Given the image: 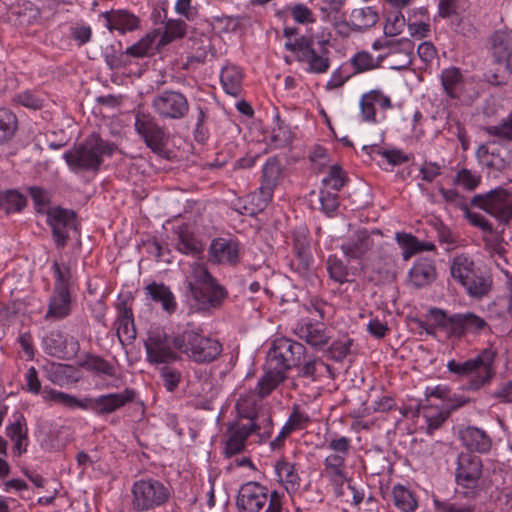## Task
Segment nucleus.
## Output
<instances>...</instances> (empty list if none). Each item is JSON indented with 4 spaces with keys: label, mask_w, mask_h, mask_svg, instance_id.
<instances>
[{
    "label": "nucleus",
    "mask_w": 512,
    "mask_h": 512,
    "mask_svg": "<svg viewBox=\"0 0 512 512\" xmlns=\"http://www.w3.org/2000/svg\"><path fill=\"white\" fill-rule=\"evenodd\" d=\"M135 130L154 153L163 151L166 135L153 116L138 111L135 115Z\"/></svg>",
    "instance_id": "15"
},
{
    "label": "nucleus",
    "mask_w": 512,
    "mask_h": 512,
    "mask_svg": "<svg viewBox=\"0 0 512 512\" xmlns=\"http://www.w3.org/2000/svg\"><path fill=\"white\" fill-rule=\"evenodd\" d=\"M173 348V337H169L164 330L155 328L149 331L145 349L150 363L161 364L177 360Z\"/></svg>",
    "instance_id": "13"
},
{
    "label": "nucleus",
    "mask_w": 512,
    "mask_h": 512,
    "mask_svg": "<svg viewBox=\"0 0 512 512\" xmlns=\"http://www.w3.org/2000/svg\"><path fill=\"white\" fill-rule=\"evenodd\" d=\"M259 404L260 400L254 394L240 397L236 403V411L239 418L237 421L244 422L246 420L247 422H252L261 412L258 409Z\"/></svg>",
    "instance_id": "44"
},
{
    "label": "nucleus",
    "mask_w": 512,
    "mask_h": 512,
    "mask_svg": "<svg viewBox=\"0 0 512 512\" xmlns=\"http://www.w3.org/2000/svg\"><path fill=\"white\" fill-rule=\"evenodd\" d=\"M132 508L137 512H144L164 505L169 497V489L159 480L142 479L136 481L131 489Z\"/></svg>",
    "instance_id": "8"
},
{
    "label": "nucleus",
    "mask_w": 512,
    "mask_h": 512,
    "mask_svg": "<svg viewBox=\"0 0 512 512\" xmlns=\"http://www.w3.org/2000/svg\"><path fill=\"white\" fill-rule=\"evenodd\" d=\"M450 274L459 283L467 295L474 299L485 297L491 290L492 280L485 276L474 261L464 255H456L450 265Z\"/></svg>",
    "instance_id": "5"
},
{
    "label": "nucleus",
    "mask_w": 512,
    "mask_h": 512,
    "mask_svg": "<svg viewBox=\"0 0 512 512\" xmlns=\"http://www.w3.org/2000/svg\"><path fill=\"white\" fill-rule=\"evenodd\" d=\"M188 26L183 20L169 19L165 23L163 33L158 32L157 46H165L176 39L183 38L187 32Z\"/></svg>",
    "instance_id": "42"
},
{
    "label": "nucleus",
    "mask_w": 512,
    "mask_h": 512,
    "mask_svg": "<svg viewBox=\"0 0 512 512\" xmlns=\"http://www.w3.org/2000/svg\"><path fill=\"white\" fill-rule=\"evenodd\" d=\"M177 249L184 254L197 255L202 252V243L195 238L187 227H179L177 230Z\"/></svg>",
    "instance_id": "46"
},
{
    "label": "nucleus",
    "mask_w": 512,
    "mask_h": 512,
    "mask_svg": "<svg viewBox=\"0 0 512 512\" xmlns=\"http://www.w3.org/2000/svg\"><path fill=\"white\" fill-rule=\"evenodd\" d=\"M373 247V240L366 229L357 230L354 236L341 245L343 254L349 259H361Z\"/></svg>",
    "instance_id": "25"
},
{
    "label": "nucleus",
    "mask_w": 512,
    "mask_h": 512,
    "mask_svg": "<svg viewBox=\"0 0 512 512\" xmlns=\"http://www.w3.org/2000/svg\"><path fill=\"white\" fill-rule=\"evenodd\" d=\"M275 471L279 480L285 483L288 492H294L299 488L300 477L293 464L284 460L278 461L275 465Z\"/></svg>",
    "instance_id": "45"
},
{
    "label": "nucleus",
    "mask_w": 512,
    "mask_h": 512,
    "mask_svg": "<svg viewBox=\"0 0 512 512\" xmlns=\"http://www.w3.org/2000/svg\"><path fill=\"white\" fill-rule=\"evenodd\" d=\"M392 496L394 505L402 512H413L418 506L414 494L405 486H394Z\"/></svg>",
    "instance_id": "47"
},
{
    "label": "nucleus",
    "mask_w": 512,
    "mask_h": 512,
    "mask_svg": "<svg viewBox=\"0 0 512 512\" xmlns=\"http://www.w3.org/2000/svg\"><path fill=\"white\" fill-rule=\"evenodd\" d=\"M283 168L279 160L276 157H270L262 169L260 187L264 189L266 195L268 193H274L275 188L279 184L282 177Z\"/></svg>",
    "instance_id": "32"
},
{
    "label": "nucleus",
    "mask_w": 512,
    "mask_h": 512,
    "mask_svg": "<svg viewBox=\"0 0 512 512\" xmlns=\"http://www.w3.org/2000/svg\"><path fill=\"white\" fill-rule=\"evenodd\" d=\"M346 459L347 457L337 455V454H328L324 460V474L325 476L346 473Z\"/></svg>",
    "instance_id": "60"
},
{
    "label": "nucleus",
    "mask_w": 512,
    "mask_h": 512,
    "mask_svg": "<svg viewBox=\"0 0 512 512\" xmlns=\"http://www.w3.org/2000/svg\"><path fill=\"white\" fill-rule=\"evenodd\" d=\"M45 400L61 405L68 409L91 410L95 414L102 416L112 414L126 404L131 403L136 398V391L126 388L122 392L103 394L98 397L77 398L55 389L45 392Z\"/></svg>",
    "instance_id": "1"
},
{
    "label": "nucleus",
    "mask_w": 512,
    "mask_h": 512,
    "mask_svg": "<svg viewBox=\"0 0 512 512\" xmlns=\"http://www.w3.org/2000/svg\"><path fill=\"white\" fill-rule=\"evenodd\" d=\"M353 340L347 336H344L334 341L328 348V356L336 362H341L351 352V346Z\"/></svg>",
    "instance_id": "56"
},
{
    "label": "nucleus",
    "mask_w": 512,
    "mask_h": 512,
    "mask_svg": "<svg viewBox=\"0 0 512 512\" xmlns=\"http://www.w3.org/2000/svg\"><path fill=\"white\" fill-rule=\"evenodd\" d=\"M273 198V193H268L266 195V192H264V189H262L260 186L257 189V191L251 193L248 196L249 199V206H244V211L241 212L242 214L254 216L258 214L259 212H262L269 202Z\"/></svg>",
    "instance_id": "50"
},
{
    "label": "nucleus",
    "mask_w": 512,
    "mask_h": 512,
    "mask_svg": "<svg viewBox=\"0 0 512 512\" xmlns=\"http://www.w3.org/2000/svg\"><path fill=\"white\" fill-rule=\"evenodd\" d=\"M485 131L490 136L496 137L493 141L512 146V111L498 125L485 127Z\"/></svg>",
    "instance_id": "49"
},
{
    "label": "nucleus",
    "mask_w": 512,
    "mask_h": 512,
    "mask_svg": "<svg viewBox=\"0 0 512 512\" xmlns=\"http://www.w3.org/2000/svg\"><path fill=\"white\" fill-rule=\"evenodd\" d=\"M71 311V295L69 289H54L49 299L46 320H61Z\"/></svg>",
    "instance_id": "24"
},
{
    "label": "nucleus",
    "mask_w": 512,
    "mask_h": 512,
    "mask_svg": "<svg viewBox=\"0 0 512 512\" xmlns=\"http://www.w3.org/2000/svg\"><path fill=\"white\" fill-rule=\"evenodd\" d=\"M384 59L385 56L379 55L374 58L369 52L360 51L351 58L350 62L355 73H363L378 68Z\"/></svg>",
    "instance_id": "48"
},
{
    "label": "nucleus",
    "mask_w": 512,
    "mask_h": 512,
    "mask_svg": "<svg viewBox=\"0 0 512 512\" xmlns=\"http://www.w3.org/2000/svg\"><path fill=\"white\" fill-rule=\"evenodd\" d=\"M394 43H396L397 46L391 47L390 52H387L383 56L387 58L402 55V60L391 62V68L396 70L406 69L412 62L414 43L408 38L394 40Z\"/></svg>",
    "instance_id": "35"
},
{
    "label": "nucleus",
    "mask_w": 512,
    "mask_h": 512,
    "mask_svg": "<svg viewBox=\"0 0 512 512\" xmlns=\"http://www.w3.org/2000/svg\"><path fill=\"white\" fill-rule=\"evenodd\" d=\"M239 252V242L232 238H215L209 246L210 260L217 264L236 265L239 262Z\"/></svg>",
    "instance_id": "18"
},
{
    "label": "nucleus",
    "mask_w": 512,
    "mask_h": 512,
    "mask_svg": "<svg viewBox=\"0 0 512 512\" xmlns=\"http://www.w3.org/2000/svg\"><path fill=\"white\" fill-rule=\"evenodd\" d=\"M483 473V464L479 456L471 452H462L457 458L455 479L465 494H475Z\"/></svg>",
    "instance_id": "10"
},
{
    "label": "nucleus",
    "mask_w": 512,
    "mask_h": 512,
    "mask_svg": "<svg viewBox=\"0 0 512 512\" xmlns=\"http://www.w3.org/2000/svg\"><path fill=\"white\" fill-rule=\"evenodd\" d=\"M67 339L64 334L58 330L51 331L44 339L43 345L46 352L58 358H64L69 354L67 348Z\"/></svg>",
    "instance_id": "43"
},
{
    "label": "nucleus",
    "mask_w": 512,
    "mask_h": 512,
    "mask_svg": "<svg viewBox=\"0 0 512 512\" xmlns=\"http://www.w3.org/2000/svg\"><path fill=\"white\" fill-rule=\"evenodd\" d=\"M441 83L446 95L452 99L460 98L464 80L459 68L449 67L441 72Z\"/></svg>",
    "instance_id": "33"
},
{
    "label": "nucleus",
    "mask_w": 512,
    "mask_h": 512,
    "mask_svg": "<svg viewBox=\"0 0 512 512\" xmlns=\"http://www.w3.org/2000/svg\"><path fill=\"white\" fill-rule=\"evenodd\" d=\"M173 346L189 360L200 364L213 362L222 353V344L199 329L183 330L173 337Z\"/></svg>",
    "instance_id": "3"
},
{
    "label": "nucleus",
    "mask_w": 512,
    "mask_h": 512,
    "mask_svg": "<svg viewBox=\"0 0 512 512\" xmlns=\"http://www.w3.org/2000/svg\"><path fill=\"white\" fill-rule=\"evenodd\" d=\"M53 273L55 276L54 289H69L71 285V269L69 266L60 265L57 261L52 265Z\"/></svg>",
    "instance_id": "61"
},
{
    "label": "nucleus",
    "mask_w": 512,
    "mask_h": 512,
    "mask_svg": "<svg viewBox=\"0 0 512 512\" xmlns=\"http://www.w3.org/2000/svg\"><path fill=\"white\" fill-rule=\"evenodd\" d=\"M471 204L484 210L502 223L512 220V191L499 187L486 194L475 195Z\"/></svg>",
    "instance_id": "9"
},
{
    "label": "nucleus",
    "mask_w": 512,
    "mask_h": 512,
    "mask_svg": "<svg viewBox=\"0 0 512 512\" xmlns=\"http://www.w3.org/2000/svg\"><path fill=\"white\" fill-rule=\"evenodd\" d=\"M243 75L237 66H225L220 74V81L224 91L234 97L240 95Z\"/></svg>",
    "instance_id": "36"
},
{
    "label": "nucleus",
    "mask_w": 512,
    "mask_h": 512,
    "mask_svg": "<svg viewBox=\"0 0 512 512\" xmlns=\"http://www.w3.org/2000/svg\"><path fill=\"white\" fill-rule=\"evenodd\" d=\"M47 221L52 229L53 238L58 248H63L69 238V230L77 229L74 211L61 207L51 208L47 213Z\"/></svg>",
    "instance_id": "16"
},
{
    "label": "nucleus",
    "mask_w": 512,
    "mask_h": 512,
    "mask_svg": "<svg viewBox=\"0 0 512 512\" xmlns=\"http://www.w3.org/2000/svg\"><path fill=\"white\" fill-rule=\"evenodd\" d=\"M17 130V118L14 113L0 109V144L9 141Z\"/></svg>",
    "instance_id": "52"
},
{
    "label": "nucleus",
    "mask_w": 512,
    "mask_h": 512,
    "mask_svg": "<svg viewBox=\"0 0 512 512\" xmlns=\"http://www.w3.org/2000/svg\"><path fill=\"white\" fill-rule=\"evenodd\" d=\"M329 42L326 40L318 41L317 46L314 41L305 37L297 38L293 41H287L285 48L291 52L297 53V60L307 64V71L313 74H324L330 67Z\"/></svg>",
    "instance_id": "7"
},
{
    "label": "nucleus",
    "mask_w": 512,
    "mask_h": 512,
    "mask_svg": "<svg viewBox=\"0 0 512 512\" xmlns=\"http://www.w3.org/2000/svg\"><path fill=\"white\" fill-rule=\"evenodd\" d=\"M39 16V9L32 2L22 0L11 7L7 22L17 28L25 29L35 24Z\"/></svg>",
    "instance_id": "22"
},
{
    "label": "nucleus",
    "mask_w": 512,
    "mask_h": 512,
    "mask_svg": "<svg viewBox=\"0 0 512 512\" xmlns=\"http://www.w3.org/2000/svg\"><path fill=\"white\" fill-rule=\"evenodd\" d=\"M251 24L250 17L248 16H214L210 22H208V28L218 34L234 32L239 29H243Z\"/></svg>",
    "instance_id": "31"
},
{
    "label": "nucleus",
    "mask_w": 512,
    "mask_h": 512,
    "mask_svg": "<svg viewBox=\"0 0 512 512\" xmlns=\"http://www.w3.org/2000/svg\"><path fill=\"white\" fill-rule=\"evenodd\" d=\"M117 146L97 134L89 135L83 143L64 153V159L73 171H97L102 156H111Z\"/></svg>",
    "instance_id": "2"
},
{
    "label": "nucleus",
    "mask_w": 512,
    "mask_h": 512,
    "mask_svg": "<svg viewBox=\"0 0 512 512\" xmlns=\"http://www.w3.org/2000/svg\"><path fill=\"white\" fill-rule=\"evenodd\" d=\"M406 26V19L400 10L394 9L388 12L383 27L386 37H395L402 33Z\"/></svg>",
    "instance_id": "51"
},
{
    "label": "nucleus",
    "mask_w": 512,
    "mask_h": 512,
    "mask_svg": "<svg viewBox=\"0 0 512 512\" xmlns=\"http://www.w3.org/2000/svg\"><path fill=\"white\" fill-rule=\"evenodd\" d=\"M480 180L481 177L479 175L463 168L457 173L454 182L466 190L472 191L479 185Z\"/></svg>",
    "instance_id": "63"
},
{
    "label": "nucleus",
    "mask_w": 512,
    "mask_h": 512,
    "mask_svg": "<svg viewBox=\"0 0 512 512\" xmlns=\"http://www.w3.org/2000/svg\"><path fill=\"white\" fill-rule=\"evenodd\" d=\"M299 369V376L308 378L313 382L318 381L326 373L331 374V368L322 359L314 357L302 360V363L297 366Z\"/></svg>",
    "instance_id": "37"
},
{
    "label": "nucleus",
    "mask_w": 512,
    "mask_h": 512,
    "mask_svg": "<svg viewBox=\"0 0 512 512\" xmlns=\"http://www.w3.org/2000/svg\"><path fill=\"white\" fill-rule=\"evenodd\" d=\"M14 100L16 103L32 110H39L44 104V99L40 95L29 90L17 94Z\"/></svg>",
    "instance_id": "62"
},
{
    "label": "nucleus",
    "mask_w": 512,
    "mask_h": 512,
    "mask_svg": "<svg viewBox=\"0 0 512 512\" xmlns=\"http://www.w3.org/2000/svg\"><path fill=\"white\" fill-rule=\"evenodd\" d=\"M155 113L163 119L180 120L189 112L187 97L179 91L164 90L152 100Z\"/></svg>",
    "instance_id": "11"
},
{
    "label": "nucleus",
    "mask_w": 512,
    "mask_h": 512,
    "mask_svg": "<svg viewBox=\"0 0 512 512\" xmlns=\"http://www.w3.org/2000/svg\"><path fill=\"white\" fill-rule=\"evenodd\" d=\"M116 323V333L119 341L122 344L131 343L136 338L132 310L124 307Z\"/></svg>",
    "instance_id": "38"
},
{
    "label": "nucleus",
    "mask_w": 512,
    "mask_h": 512,
    "mask_svg": "<svg viewBox=\"0 0 512 512\" xmlns=\"http://www.w3.org/2000/svg\"><path fill=\"white\" fill-rule=\"evenodd\" d=\"M409 277L411 283L417 287H424L433 282L436 278V269L431 259H419L410 269Z\"/></svg>",
    "instance_id": "29"
},
{
    "label": "nucleus",
    "mask_w": 512,
    "mask_h": 512,
    "mask_svg": "<svg viewBox=\"0 0 512 512\" xmlns=\"http://www.w3.org/2000/svg\"><path fill=\"white\" fill-rule=\"evenodd\" d=\"M25 419L22 414L15 417V421L6 429L7 436L15 442V449L22 451L23 441L26 439L27 429L24 427Z\"/></svg>",
    "instance_id": "53"
},
{
    "label": "nucleus",
    "mask_w": 512,
    "mask_h": 512,
    "mask_svg": "<svg viewBox=\"0 0 512 512\" xmlns=\"http://www.w3.org/2000/svg\"><path fill=\"white\" fill-rule=\"evenodd\" d=\"M429 312L436 326L445 330L450 337H454L453 322L456 319V314L448 315L445 310L440 308H432Z\"/></svg>",
    "instance_id": "57"
},
{
    "label": "nucleus",
    "mask_w": 512,
    "mask_h": 512,
    "mask_svg": "<svg viewBox=\"0 0 512 512\" xmlns=\"http://www.w3.org/2000/svg\"><path fill=\"white\" fill-rule=\"evenodd\" d=\"M376 101H374L373 93L372 91L362 95L360 100V110H361V116L364 121L368 122H375V116H376Z\"/></svg>",
    "instance_id": "64"
},
{
    "label": "nucleus",
    "mask_w": 512,
    "mask_h": 512,
    "mask_svg": "<svg viewBox=\"0 0 512 512\" xmlns=\"http://www.w3.org/2000/svg\"><path fill=\"white\" fill-rule=\"evenodd\" d=\"M476 157L487 168L502 172L512 165V146L498 141H489L478 147Z\"/></svg>",
    "instance_id": "14"
},
{
    "label": "nucleus",
    "mask_w": 512,
    "mask_h": 512,
    "mask_svg": "<svg viewBox=\"0 0 512 512\" xmlns=\"http://www.w3.org/2000/svg\"><path fill=\"white\" fill-rule=\"evenodd\" d=\"M378 19V12L373 7H360L351 11L348 24L353 30L364 31L373 27Z\"/></svg>",
    "instance_id": "34"
},
{
    "label": "nucleus",
    "mask_w": 512,
    "mask_h": 512,
    "mask_svg": "<svg viewBox=\"0 0 512 512\" xmlns=\"http://www.w3.org/2000/svg\"><path fill=\"white\" fill-rule=\"evenodd\" d=\"M306 348L300 342L288 338L276 339L268 357L286 372L297 367L305 359Z\"/></svg>",
    "instance_id": "12"
},
{
    "label": "nucleus",
    "mask_w": 512,
    "mask_h": 512,
    "mask_svg": "<svg viewBox=\"0 0 512 512\" xmlns=\"http://www.w3.org/2000/svg\"><path fill=\"white\" fill-rule=\"evenodd\" d=\"M227 296V290L217 280L204 287L195 284L191 285V297L202 310L220 308Z\"/></svg>",
    "instance_id": "17"
},
{
    "label": "nucleus",
    "mask_w": 512,
    "mask_h": 512,
    "mask_svg": "<svg viewBox=\"0 0 512 512\" xmlns=\"http://www.w3.org/2000/svg\"><path fill=\"white\" fill-rule=\"evenodd\" d=\"M295 333L300 339L305 340L309 345L317 349L325 346L329 340L324 324L319 322H299L295 327Z\"/></svg>",
    "instance_id": "23"
},
{
    "label": "nucleus",
    "mask_w": 512,
    "mask_h": 512,
    "mask_svg": "<svg viewBox=\"0 0 512 512\" xmlns=\"http://www.w3.org/2000/svg\"><path fill=\"white\" fill-rule=\"evenodd\" d=\"M495 357L496 352L494 350L484 349L476 357L464 362H458L454 359L448 361L447 369L459 377H470L468 388L478 390L492 379Z\"/></svg>",
    "instance_id": "6"
},
{
    "label": "nucleus",
    "mask_w": 512,
    "mask_h": 512,
    "mask_svg": "<svg viewBox=\"0 0 512 512\" xmlns=\"http://www.w3.org/2000/svg\"><path fill=\"white\" fill-rule=\"evenodd\" d=\"M454 337L460 338L466 333H476L483 330L487 323L486 321L472 313H457L456 319L454 320Z\"/></svg>",
    "instance_id": "30"
},
{
    "label": "nucleus",
    "mask_w": 512,
    "mask_h": 512,
    "mask_svg": "<svg viewBox=\"0 0 512 512\" xmlns=\"http://www.w3.org/2000/svg\"><path fill=\"white\" fill-rule=\"evenodd\" d=\"M327 271L332 280L338 283H345L348 281V267L342 259L336 255H331L327 259Z\"/></svg>",
    "instance_id": "54"
},
{
    "label": "nucleus",
    "mask_w": 512,
    "mask_h": 512,
    "mask_svg": "<svg viewBox=\"0 0 512 512\" xmlns=\"http://www.w3.org/2000/svg\"><path fill=\"white\" fill-rule=\"evenodd\" d=\"M214 34L211 28H208V23L204 28H193L190 31L189 41L190 47L193 51V58L197 62H204L207 56L216 55V49L213 45Z\"/></svg>",
    "instance_id": "20"
},
{
    "label": "nucleus",
    "mask_w": 512,
    "mask_h": 512,
    "mask_svg": "<svg viewBox=\"0 0 512 512\" xmlns=\"http://www.w3.org/2000/svg\"><path fill=\"white\" fill-rule=\"evenodd\" d=\"M396 240L404 248L403 258L405 260H408L415 253L435 249L433 243L419 241L415 236L408 233H397Z\"/></svg>",
    "instance_id": "39"
},
{
    "label": "nucleus",
    "mask_w": 512,
    "mask_h": 512,
    "mask_svg": "<svg viewBox=\"0 0 512 512\" xmlns=\"http://www.w3.org/2000/svg\"><path fill=\"white\" fill-rule=\"evenodd\" d=\"M146 291L151 296L152 300L161 303L162 308L166 312L173 313L176 310L177 304L173 293L164 284H149L146 287Z\"/></svg>",
    "instance_id": "41"
},
{
    "label": "nucleus",
    "mask_w": 512,
    "mask_h": 512,
    "mask_svg": "<svg viewBox=\"0 0 512 512\" xmlns=\"http://www.w3.org/2000/svg\"><path fill=\"white\" fill-rule=\"evenodd\" d=\"M285 378L286 371L267 357L266 372L257 384L260 397L269 395Z\"/></svg>",
    "instance_id": "27"
},
{
    "label": "nucleus",
    "mask_w": 512,
    "mask_h": 512,
    "mask_svg": "<svg viewBox=\"0 0 512 512\" xmlns=\"http://www.w3.org/2000/svg\"><path fill=\"white\" fill-rule=\"evenodd\" d=\"M282 499L276 490L269 493L266 486L249 481L240 486L235 505L238 512H283Z\"/></svg>",
    "instance_id": "4"
},
{
    "label": "nucleus",
    "mask_w": 512,
    "mask_h": 512,
    "mask_svg": "<svg viewBox=\"0 0 512 512\" xmlns=\"http://www.w3.org/2000/svg\"><path fill=\"white\" fill-rule=\"evenodd\" d=\"M101 16L110 31L116 30L122 34L135 30L139 24L138 18L126 10H112L102 13Z\"/></svg>",
    "instance_id": "26"
},
{
    "label": "nucleus",
    "mask_w": 512,
    "mask_h": 512,
    "mask_svg": "<svg viewBox=\"0 0 512 512\" xmlns=\"http://www.w3.org/2000/svg\"><path fill=\"white\" fill-rule=\"evenodd\" d=\"M105 62L111 70L120 69L129 64L127 55L115 46H109L105 49L104 53Z\"/></svg>",
    "instance_id": "59"
},
{
    "label": "nucleus",
    "mask_w": 512,
    "mask_h": 512,
    "mask_svg": "<svg viewBox=\"0 0 512 512\" xmlns=\"http://www.w3.org/2000/svg\"><path fill=\"white\" fill-rule=\"evenodd\" d=\"M246 426L245 422L233 421L227 427L225 434L224 454L226 457H232L244 451L246 440L251 435V428Z\"/></svg>",
    "instance_id": "21"
},
{
    "label": "nucleus",
    "mask_w": 512,
    "mask_h": 512,
    "mask_svg": "<svg viewBox=\"0 0 512 512\" xmlns=\"http://www.w3.org/2000/svg\"><path fill=\"white\" fill-rule=\"evenodd\" d=\"M490 44L495 62L512 74V32L496 31L490 37Z\"/></svg>",
    "instance_id": "19"
},
{
    "label": "nucleus",
    "mask_w": 512,
    "mask_h": 512,
    "mask_svg": "<svg viewBox=\"0 0 512 512\" xmlns=\"http://www.w3.org/2000/svg\"><path fill=\"white\" fill-rule=\"evenodd\" d=\"M157 38H158L157 31L146 34L137 43H134L132 46H130L126 49V51H125L126 55L136 57V58H143V57L153 55L154 51L161 47V46H157V41H158Z\"/></svg>",
    "instance_id": "40"
},
{
    "label": "nucleus",
    "mask_w": 512,
    "mask_h": 512,
    "mask_svg": "<svg viewBox=\"0 0 512 512\" xmlns=\"http://www.w3.org/2000/svg\"><path fill=\"white\" fill-rule=\"evenodd\" d=\"M462 444L471 451L486 453L491 448V439L486 432L477 427H466L460 431Z\"/></svg>",
    "instance_id": "28"
},
{
    "label": "nucleus",
    "mask_w": 512,
    "mask_h": 512,
    "mask_svg": "<svg viewBox=\"0 0 512 512\" xmlns=\"http://www.w3.org/2000/svg\"><path fill=\"white\" fill-rule=\"evenodd\" d=\"M312 255L311 254H301L295 255L291 260V268L294 269L300 276L308 279H312L315 277L312 271Z\"/></svg>",
    "instance_id": "58"
},
{
    "label": "nucleus",
    "mask_w": 512,
    "mask_h": 512,
    "mask_svg": "<svg viewBox=\"0 0 512 512\" xmlns=\"http://www.w3.org/2000/svg\"><path fill=\"white\" fill-rule=\"evenodd\" d=\"M190 278L191 280L188 281V289L190 292L191 285L193 286V284L204 287L211 283L212 281L216 280L210 274L207 267L202 263H194L191 266Z\"/></svg>",
    "instance_id": "55"
}]
</instances>
